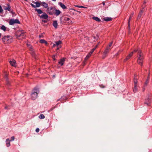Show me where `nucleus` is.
<instances>
[{"mask_svg":"<svg viewBox=\"0 0 152 152\" xmlns=\"http://www.w3.org/2000/svg\"><path fill=\"white\" fill-rule=\"evenodd\" d=\"M41 3H40V2H34V3L35 4H36L35 6L36 7H39L40 6V5L41 4Z\"/></svg>","mask_w":152,"mask_h":152,"instance_id":"nucleus-24","label":"nucleus"},{"mask_svg":"<svg viewBox=\"0 0 152 152\" xmlns=\"http://www.w3.org/2000/svg\"><path fill=\"white\" fill-rule=\"evenodd\" d=\"M138 58L137 60V63L139 64L142 66V56L141 50H139L138 51Z\"/></svg>","mask_w":152,"mask_h":152,"instance_id":"nucleus-5","label":"nucleus"},{"mask_svg":"<svg viewBox=\"0 0 152 152\" xmlns=\"http://www.w3.org/2000/svg\"><path fill=\"white\" fill-rule=\"evenodd\" d=\"M9 23L11 25H13L15 23L20 24V22L18 19H11L10 20Z\"/></svg>","mask_w":152,"mask_h":152,"instance_id":"nucleus-8","label":"nucleus"},{"mask_svg":"<svg viewBox=\"0 0 152 152\" xmlns=\"http://www.w3.org/2000/svg\"><path fill=\"white\" fill-rule=\"evenodd\" d=\"M31 54L33 57H34L35 59L37 58L36 56L35 53L34 52V51L32 52H31Z\"/></svg>","mask_w":152,"mask_h":152,"instance_id":"nucleus-32","label":"nucleus"},{"mask_svg":"<svg viewBox=\"0 0 152 152\" xmlns=\"http://www.w3.org/2000/svg\"><path fill=\"white\" fill-rule=\"evenodd\" d=\"M44 37L43 34H41L40 35H39V38H43Z\"/></svg>","mask_w":152,"mask_h":152,"instance_id":"nucleus-39","label":"nucleus"},{"mask_svg":"<svg viewBox=\"0 0 152 152\" xmlns=\"http://www.w3.org/2000/svg\"><path fill=\"white\" fill-rule=\"evenodd\" d=\"M52 1H56V0H52Z\"/></svg>","mask_w":152,"mask_h":152,"instance_id":"nucleus-62","label":"nucleus"},{"mask_svg":"<svg viewBox=\"0 0 152 152\" xmlns=\"http://www.w3.org/2000/svg\"><path fill=\"white\" fill-rule=\"evenodd\" d=\"M99 43V42L98 43V44H97V45H98Z\"/></svg>","mask_w":152,"mask_h":152,"instance_id":"nucleus-63","label":"nucleus"},{"mask_svg":"<svg viewBox=\"0 0 152 152\" xmlns=\"http://www.w3.org/2000/svg\"><path fill=\"white\" fill-rule=\"evenodd\" d=\"M100 86L102 88H104L105 87V86L103 85H100Z\"/></svg>","mask_w":152,"mask_h":152,"instance_id":"nucleus-52","label":"nucleus"},{"mask_svg":"<svg viewBox=\"0 0 152 152\" xmlns=\"http://www.w3.org/2000/svg\"><path fill=\"white\" fill-rule=\"evenodd\" d=\"M92 19L96 21L100 22L101 21V20L100 19L97 17H92Z\"/></svg>","mask_w":152,"mask_h":152,"instance_id":"nucleus-23","label":"nucleus"},{"mask_svg":"<svg viewBox=\"0 0 152 152\" xmlns=\"http://www.w3.org/2000/svg\"><path fill=\"white\" fill-rule=\"evenodd\" d=\"M55 43L56 46H58L60 44L62 43V42L61 40H59L55 42Z\"/></svg>","mask_w":152,"mask_h":152,"instance_id":"nucleus-28","label":"nucleus"},{"mask_svg":"<svg viewBox=\"0 0 152 152\" xmlns=\"http://www.w3.org/2000/svg\"><path fill=\"white\" fill-rule=\"evenodd\" d=\"M107 56L106 55H104V53H103V54L102 56V58L103 59H104L105 57Z\"/></svg>","mask_w":152,"mask_h":152,"instance_id":"nucleus-49","label":"nucleus"},{"mask_svg":"<svg viewBox=\"0 0 152 152\" xmlns=\"http://www.w3.org/2000/svg\"><path fill=\"white\" fill-rule=\"evenodd\" d=\"M39 118L40 119H44L45 118V116L43 114H41L39 116Z\"/></svg>","mask_w":152,"mask_h":152,"instance_id":"nucleus-31","label":"nucleus"},{"mask_svg":"<svg viewBox=\"0 0 152 152\" xmlns=\"http://www.w3.org/2000/svg\"><path fill=\"white\" fill-rule=\"evenodd\" d=\"M66 98L65 96H62L61 97V98L57 100V102H58L60 100L61 101L62 100H65L66 99Z\"/></svg>","mask_w":152,"mask_h":152,"instance_id":"nucleus-27","label":"nucleus"},{"mask_svg":"<svg viewBox=\"0 0 152 152\" xmlns=\"http://www.w3.org/2000/svg\"><path fill=\"white\" fill-rule=\"evenodd\" d=\"M75 7L79 8H86V7H85L83 6H80V5H76L75 6Z\"/></svg>","mask_w":152,"mask_h":152,"instance_id":"nucleus-36","label":"nucleus"},{"mask_svg":"<svg viewBox=\"0 0 152 152\" xmlns=\"http://www.w3.org/2000/svg\"><path fill=\"white\" fill-rule=\"evenodd\" d=\"M113 42H110V43H109V44L108 45V46H107V48H110V47L112 46V45L113 44Z\"/></svg>","mask_w":152,"mask_h":152,"instance_id":"nucleus-37","label":"nucleus"},{"mask_svg":"<svg viewBox=\"0 0 152 152\" xmlns=\"http://www.w3.org/2000/svg\"><path fill=\"white\" fill-rule=\"evenodd\" d=\"M97 46H98V45H96L95 46V47L94 48H95V49H96V48L97 47Z\"/></svg>","mask_w":152,"mask_h":152,"instance_id":"nucleus-58","label":"nucleus"},{"mask_svg":"<svg viewBox=\"0 0 152 152\" xmlns=\"http://www.w3.org/2000/svg\"><path fill=\"white\" fill-rule=\"evenodd\" d=\"M142 14V10H141L140 12L139 13L137 18V20L140 19Z\"/></svg>","mask_w":152,"mask_h":152,"instance_id":"nucleus-21","label":"nucleus"},{"mask_svg":"<svg viewBox=\"0 0 152 152\" xmlns=\"http://www.w3.org/2000/svg\"><path fill=\"white\" fill-rule=\"evenodd\" d=\"M143 89H144V88H143Z\"/></svg>","mask_w":152,"mask_h":152,"instance_id":"nucleus-64","label":"nucleus"},{"mask_svg":"<svg viewBox=\"0 0 152 152\" xmlns=\"http://www.w3.org/2000/svg\"><path fill=\"white\" fill-rule=\"evenodd\" d=\"M53 25L55 28H57L58 26L57 21V20H55L53 22Z\"/></svg>","mask_w":152,"mask_h":152,"instance_id":"nucleus-16","label":"nucleus"},{"mask_svg":"<svg viewBox=\"0 0 152 152\" xmlns=\"http://www.w3.org/2000/svg\"><path fill=\"white\" fill-rule=\"evenodd\" d=\"M39 42L41 43H45L46 45L48 44V42L45 40L44 39H41L39 41Z\"/></svg>","mask_w":152,"mask_h":152,"instance_id":"nucleus-22","label":"nucleus"},{"mask_svg":"<svg viewBox=\"0 0 152 152\" xmlns=\"http://www.w3.org/2000/svg\"><path fill=\"white\" fill-rule=\"evenodd\" d=\"M0 29L5 31H6V28L4 26L2 25L0 27Z\"/></svg>","mask_w":152,"mask_h":152,"instance_id":"nucleus-26","label":"nucleus"},{"mask_svg":"<svg viewBox=\"0 0 152 152\" xmlns=\"http://www.w3.org/2000/svg\"><path fill=\"white\" fill-rule=\"evenodd\" d=\"M110 50V48H108L106 47V48L105 50L103 53L104 55H106L109 52V51Z\"/></svg>","mask_w":152,"mask_h":152,"instance_id":"nucleus-15","label":"nucleus"},{"mask_svg":"<svg viewBox=\"0 0 152 152\" xmlns=\"http://www.w3.org/2000/svg\"><path fill=\"white\" fill-rule=\"evenodd\" d=\"M2 41L5 44L10 43L12 41V37L9 35L5 36L2 38Z\"/></svg>","mask_w":152,"mask_h":152,"instance_id":"nucleus-4","label":"nucleus"},{"mask_svg":"<svg viewBox=\"0 0 152 152\" xmlns=\"http://www.w3.org/2000/svg\"><path fill=\"white\" fill-rule=\"evenodd\" d=\"M54 108H51L50 110H49L50 111H52V110Z\"/></svg>","mask_w":152,"mask_h":152,"instance_id":"nucleus-56","label":"nucleus"},{"mask_svg":"<svg viewBox=\"0 0 152 152\" xmlns=\"http://www.w3.org/2000/svg\"><path fill=\"white\" fill-rule=\"evenodd\" d=\"M137 76L135 75H134V85L133 89V91L134 93L137 91Z\"/></svg>","mask_w":152,"mask_h":152,"instance_id":"nucleus-7","label":"nucleus"},{"mask_svg":"<svg viewBox=\"0 0 152 152\" xmlns=\"http://www.w3.org/2000/svg\"><path fill=\"white\" fill-rule=\"evenodd\" d=\"M112 19L111 18L106 17L104 18L103 20L106 21H111L112 20Z\"/></svg>","mask_w":152,"mask_h":152,"instance_id":"nucleus-20","label":"nucleus"},{"mask_svg":"<svg viewBox=\"0 0 152 152\" xmlns=\"http://www.w3.org/2000/svg\"><path fill=\"white\" fill-rule=\"evenodd\" d=\"M42 21L45 23H46L47 22V21L46 20H42Z\"/></svg>","mask_w":152,"mask_h":152,"instance_id":"nucleus-51","label":"nucleus"},{"mask_svg":"<svg viewBox=\"0 0 152 152\" xmlns=\"http://www.w3.org/2000/svg\"><path fill=\"white\" fill-rule=\"evenodd\" d=\"M5 10H7L9 11H10L11 10L10 7L9 5H8V7L5 9Z\"/></svg>","mask_w":152,"mask_h":152,"instance_id":"nucleus-34","label":"nucleus"},{"mask_svg":"<svg viewBox=\"0 0 152 152\" xmlns=\"http://www.w3.org/2000/svg\"><path fill=\"white\" fill-rule=\"evenodd\" d=\"M11 13L12 14H14L15 13V12H12V11L11 12Z\"/></svg>","mask_w":152,"mask_h":152,"instance_id":"nucleus-59","label":"nucleus"},{"mask_svg":"<svg viewBox=\"0 0 152 152\" xmlns=\"http://www.w3.org/2000/svg\"><path fill=\"white\" fill-rule=\"evenodd\" d=\"M95 48H94L92 49L91 50V51L89 53H90L91 54H92L94 52L95 50Z\"/></svg>","mask_w":152,"mask_h":152,"instance_id":"nucleus-38","label":"nucleus"},{"mask_svg":"<svg viewBox=\"0 0 152 152\" xmlns=\"http://www.w3.org/2000/svg\"><path fill=\"white\" fill-rule=\"evenodd\" d=\"M102 4L104 6L105 4V3L104 2H102Z\"/></svg>","mask_w":152,"mask_h":152,"instance_id":"nucleus-57","label":"nucleus"},{"mask_svg":"<svg viewBox=\"0 0 152 152\" xmlns=\"http://www.w3.org/2000/svg\"><path fill=\"white\" fill-rule=\"evenodd\" d=\"M60 23L61 24H64L66 23H70L72 21L70 20V18L66 16H63L60 18Z\"/></svg>","mask_w":152,"mask_h":152,"instance_id":"nucleus-3","label":"nucleus"},{"mask_svg":"<svg viewBox=\"0 0 152 152\" xmlns=\"http://www.w3.org/2000/svg\"><path fill=\"white\" fill-rule=\"evenodd\" d=\"M39 128H37L36 129V132H39Z\"/></svg>","mask_w":152,"mask_h":152,"instance_id":"nucleus-48","label":"nucleus"},{"mask_svg":"<svg viewBox=\"0 0 152 152\" xmlns=\"http://www.w3.org/2000/svg\"><path fill=\"white\" fill-rule=\"evenodd\" d=\"M93 38L94 39V41H95L97 40L99 38V36H98V35H96V36H93Z\"/></svg>","mask_w":152,"mask_h":152,"instance_id":"nucleus-30","label":"nucleus"},{"mask_svg":"<svg viewBox=\"0 0 152 152\" xmlns=\"http://www.w3.org/2000/svg\"><path fill=\"white\" fill-rule=\"evenodd\" d=\"M31 6L33 7V8H35L36 7V6H36V5H34L33 4H31Z\"/></svg>","mask_w":152,"mask_h":152,"instance_id":"nucleus-44","label":"nucleus"},{"mask_svg":"<svg viewBox=\"0 0 152 152\" xmlns=\"http://www.w3.org/2000/svg\"><path fill=\"white\" fill-rule=\"evenodd\" d=\"M149 75H148L147 79H146V81H145L144 84V86L145 87L149 83Z\"/></svg>","mask_w":152,"mask_h":152,"instance_id":"nucleus-17","label":"nucleus"},{"mask_svg":"<svg viewBox=\"0 0 152 152\" xmlns=\"http://www.w3.org/2000/svg\"><path fill=\"white\" fill-rule=\"evenodd\" d=\"M139 50H139L138 49L137 50H134L132 52H133V53H135L137 51V52H138V51Z\"/></svg>","mask_w":152,"mask_h":152,"instance_id":"nucleus-43","label":"nucleus"},{"mask_svg":"<svg viewBox=\"0 0 152 152\" xmlns=\"http://www.w3.org/2000/svg\"><path fill=\"white\" fill-rule=\"evenodd\" d=\"M151 103V99L149 98V96H148L147 98L145 100L144 104L148 106H150Z\"/></svg>","mask_w":152,"mask_h":152,"instance_id":"nucleus-9","label":"nucleus"},{"mask_svg":"<svg viewBox=\"0 0 152 152\" xmlns=\"http://www.w3.org/2000/svg\"><path fill=\"white\" fill-rule=\"evenodd\" d=\"M47 12L50 15H53L58 16L61 12L58 10H57L55 7H51L48 8L47 10Z\"/></svg>","mask_w":152,"mask_h":152,"instance_id":"nucleus-1","label":"nucleus"},{"mask_svg":"<svg viewBox=\"0 0 152 152\" xmlns=\"http://www.w3.org/2000/svg\"><path fill=\"white\" fill-rule=\"evenodd\" d=\"M12 0H8V1H9V2H10L12 1Z\"/></svg>","mask_w":152,"mask_h":152,"instance_id":"nucleus-60","label":"nucleus"},{"mask_svg":"<svg viewBox=\"0 0 152 152\" xmlns=\"http://www.w3.org/2000/svg\"><path fill=\"white\" fill-rule=\"evenodd\" d=\"M91 54L90 53H88L87 55L86 56V58H85V60H87L88 59V58L91 56Z\"/></svg>","mask_w":152,"mask_h":152,"instance_id":"nucleus-29","label":"nucleus"},{"mask_svg":"<svg viewBox=\"0 0 152 152\" xmlns=\"http://www.w3.org/2000/svg\"><path fill=\"white\" fill-rule=\"evenodd\" d=\"M3 9L1 7L0 5V13H1L3 11Z\"/></svg>","mask_w":152,"mask_h":152,"instance_id":"nucleus-45","label":"nucleus"},{"mask_svg":"<svg viewBox=\"0 0 152 152\" xmlns=\"http://www.w3.org/2000/svg\"><path fill=\"white\" fill-rule=\"evenodd\" d=\"M133 54V52H131L128 55L126 56V58L124 59V62H125L127 60L129 59L130 58V57L132 56Z\"/></svg>","mask_w":152,"mask_h":152,"instance_id":"nucleus-13","label":"nucleus"},{"mask_svg":"<svg viewBox=\"0 0 152 152\" xmlns=\"http://www.w3.org/2000/svg\"><path fill=\"white\" fill-rule=\"evenodd\" d=\"M139 50H139L138 49L137 50H134L132 52H133V53H135L137 51V52H138V51Z\"/></svg>","mask_w":152,"mask_h":152,"instance_id":"nucleus-42","label":"nucleus"},{"mask_svg":"<svg viewBox=\"0 0 152 152\" xmlns=\"http://www.w3.org/2000/svg\"><path fill=\"white\" fill-rule=\"evenodd\" d=\"M55 55H53L52 56V58L54 61L56 60V59L55 58Z\"/></svg>","mask_w":152,"mask_h":152,"instance_id":"nucleus-47","label":"nucleus"},{"mask_svg":"<svg viewBox=\"0 0 152 152\" xmlns=\"http://www.w3.org/2000/svg\"><path fill=\"white\" fill-rule=\"evenodd\" d=\"M10 141L9 140V139H6V142L7 147H9L10 145Z\"/></svg>","mask_w":152,"mask_h":152,"instance_id":"nucleus-19","label":"nucleus"},{"mask_svg":"<svg viewBox=\"0 0 152 152\" xmlns=\"http://www.w3.org/2000/svg\"><path fill=\"white\" fill-rule=\"evenodd\" d=\"M58 4L62 9H67V7H66V6L62 2H59L58 3Z\"/></svg>","mask_w":152,"mask_h":152,"instance_id":"nucleus-14","label":"nucleus"},{"mask_svg":"<svg viewBox=\"0 0 152 152\" xmlns=\"http://www.w3.org/2000/svg\"><path fill=\"white\" fill-rule=\"evenodd\" d=\"M65 60V58H62L60 60V61L58 62V64L59 65L61 66H62L64 64V63Z\"/></svg>","mask_w":152,"mask_h":152,"instance_id":"nucleus-10","label":"nucleus"},{"mask_svg":"<svg viewBox=\"0 0 152 152\" xmlns=\"http://www.w3.org/2000/svg\"><path fill=\"white\" fill-rule=\"evenodd\" d=\"M42 6L45 8L48 9V8H49L48 4L46 3L45 2H42Z\"/></svg>","mask_w":152,"mask_h":152,"instance_id":"nucleus-18","label":"nucleus"},{"mask_svg":"<svg viewBox=\"0 0 152 152\" xmlns=\"http://www.w3.org/2000/svg\"><path fill=\"white\" fill-rule=\"evenodd\" d=\"M4 77L5 78L6 81H8V74L7 73H5L4 75Z\"/></svg>","mask_w":152,"mask_h":152,"instance_id":"nucleus-33","label":"nucleus"},{"mask_svg":"<svg viewBox=\"0 0 152 152\" xmlns=\"http://www.w3.org/2000/svg\"><path fill=\"white\" fill-rule=\"evenodd\" d=\"M130 21H128V28H129V30L130 29Z\"/></svg>","mask_w":152,"mask_h":152,"instance_id":"nucleus-41","label":"nucleus"},{"mask_svg":"<svg viewBox=\"0 0 152 152\" xmlns=\"http://www.w3.org/2000/svg\"><path fill=\"white\" fill-rule=\"evenodd\" d=\"M30 50H32V48H31Z\"/></svg>","mask_w":152,"mask_h":152,"instance_id":"nucleus-61","label":"nucleus"},{"mask_svg":"<svg viewBox=\"0 0 152 152\" xmlns=\"http://www.w3.org/2000/svg\"><path fill=\"white\" fill-rule=\"evenodd\" d=\"M39 16L40 18H43L45 19H46L48 18V15L45 12L43 13L41 15H39Z\"/></svg>","mask_w":152,"mask_h":152,"instance_id":"nucleus-11","label":"nucleus"},{"mask_svg":"<svg viewBox=\"0 0 152 152\" xmlns=\"http://www.w3.org/2000/svg\"><path fill=\"white\" fill-rule=\"evenodd\" d=\"M9 62L10 63V64L12 66L14 67L16 66V65H15V63L16 62L15 60L13 59L12 61L11 60L10 61H9Z\"/></svg>","mask_w":152,"mask_h":152,"instance_id":"nucleus-12","label":"nucleus"},{"mask_svg":"<svg viewBox=\"0 0 152 152\" xmlns=\"http://www.w3.org/2000/svg\"><path fill=\"white\" fill-rule=\"evenodd\" d=\"M7 82V84L8 85H9L10 84V83L9 81V79H8V81H6Z\"/></svg>","mask_w":152,"mask_h":152,"instance_id":"nucleus-46","label":"nucleus"},{"mask_svg":"<svg viewBox=\"0 0 152 152\" xmlns=\"http://www.w3.org/2000/svg\"><path fill=\"white\" fill-rule=\"evenodd\" d=\"M39 92V88L37 87H35L32 90L31 94V98L32 99L35 100L37 97L38 94Z\"/></svg>","mask_w":152,"mask_h":152,"instance_id":"nucleus-2","label":"nucleus"},{"mask_svg":"<svg viewBox=\"0 0 152 152\" xmlns=\"http://www.w3.org/2000/svg\"><path fill=\"white\" fill-rule=\"evenodd\" d=\"M35 11H37L38 14H40L43 13L42 11L40 9H36Z\"/></svg>","mask_w":152,"mask_h":152,"instance_id":"nucleus-25","label":"nucleus"},{"mask_svg":"<svg viewBox=\"0 0 152 152\" xmlns=\"http://www.w3.org/2000/svg\"><path fill=\"white\" fill-rule=\"evenodd\" d=\"M11 139L10 140V141H12L14 140L15 139V137L14 136H12L11 138Z\"/></svg>","mask_w":152,"mask_h":152,"instance_id":"nucleus-40","label":"nucleus"},{"mask_svg":"<svg viewBox=\"0 0 152 152\" xmlns=\"http://www.w3.org/2000/svg\"><path fill=\"white\" fill-rule=\"evenodd\" d=\"M57 48L56 49V50H59L60 48H61V46H59H59H57Z\"/></svg>","mask_w":152,"mask_h":152,"instance_id":"nucleus-50","label":"nucleus"},{"mask_svg":"<svg viewBox=\"0 0 152 152\" xmlns=\"http://www.w3.org/2000/svg\"><path fill=\"white\" fill-rule=\"evenodd\" d=\"M56 46V44H54L53 45V47L54 48Z\"/></svg>","mask_w":152,"mask_h":152,"instance_id":"nucleus-53","label":"nucleus"},{"mask_svg":"<svg viewBox=\"0 0 152 152\" xmlns=\"http://www.w3.org/2000/svg\"><path fill=\"white\" fill-rule=\"evenodd\" d=\"M146 3V1H145V0H144V2L143 3V4H145V3Z\"/></svg>","mask_w":152,"mask_h":152,"instance_id":"nucleus-54","label":"nucleus"},{"mask_svg":"<svg viewBox=\"0 0 152 152\" xmlns=\"http://www.w3.org/2000/svg\"><path fill=\"white\" fill-rule=\"evenodd\" d=\"M4 109H8V107L7 106H5L4 107Z\"/></svg>","mask_w":152,"mask_h":152,"instance_id":"nucleus-55","label":"nucleus"},{"mask_svg":"<svg viewBox=\"0 0 152 152\" xmlns=\"http://www.w3.org/2000/svg\"><path fill=\"white\" fill-rule=\"evenodd\" d=\"M15 36L18 38L21 37L23 38L25 37V32L23 30H18L15 33Z\"/></svg>","mask_w":152,"mask_h":152,"instance_id":"nucleus-6","label":"nucleus"},{"mask_svg":"<svg viewBox=\"0 0 152 152\" xmlns=\"http://www.w3.org/2000/svg\"><path fill=\"white\" fill-rule=\"evenodd\" d=\"M134 14V13H131V15H130V16H129V18L128 21H130V20H131V19L132 18Z\"/></svg>","mask_w":152,"mask_h":152,"instance_id":"nucleus-35","label":"nucleus"}]
</instances>
